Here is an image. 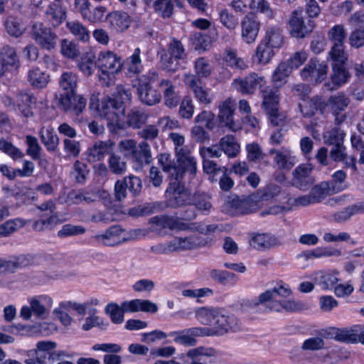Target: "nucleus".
I'll use <instances>...</instances> for the list:
<instances>
[{"label":"nucleus","mask_w":364,"mask_h":364,"mask_svg":"<svg viewBox=\"0 0 364 364\" xmlns=\"http://www.w3.org/2000/svg\"><path fill=\"white\" fill-rule=\"evenodd\" d=\"M266 84L264 77L256 73H251L245 77L233 80L232 86L242 95H253L258 88Z\"/></svg>","instance_id":"9"},{"label":"nucleus","mask_w":364,"mask_h":364,"mask_svg":"<svg viewBox=\"0 0 364 364\" xmlns=\"http://www.w3.org/2000/svg\"><path fill=\"white\" fill-rule=\"evenodd\" d=\"M53 303V299L46 295L31 298L30 306H23L20 311V316L25 320H29L32 314L38 318H45L48 315Z\"/></svg>","instance_id":"4"},{"label":"nucleus","mask_w":364,"mask_h":364,"mask_svg":"<svg viewBox=\"0 0 364 364\" xmlns=\"http://www.w3.org/2000/svg\"><path fill=\"white\" fill-rule=\"evenodd\" d=\"M137 95L139 100L148 106L155 105L161 100L160 92L149 84H139L137 87Z\"/></svg>","instance_id":"24"},{"label":"nucleus","mask_w":364,"mask_h":364,"mask_svg":"<svg viewBox=\"0 0 364 364\" xmlns=\"http://www.w3.org/2000/svg\"><path fill=\"white\" fill-rule=\"evenodd\" d=\"M107 163L110 172L114 175L121 176L127 171V162L115 153L110 154Z\"/></svg>","instance_id":"45"},{"label":"nucleus","mask_w":364,"mask_h":364,"mask_svg":"<svg viewBox=\"0 0 364 364\" xmlns=\"http://www.w3.org/2000/svg\"><path fill=\"white\" fill-rule=\"evenodd\" d=\"M226 206L230 211L236 215L248 214L256 210L253 201H250V195L245 199L241 200L238 196L228 198Z\"/></svg>","instance_id":"21"},{"label":"nucleus","mask_w":364,"mask_h":364,"mask_svg":"<svg viewBox=\"0 0 364 364\" xmlns=\"http://www.w3.org/2000/svg\"><path fill=\"white\" fill-rule=\"evenodd\" d=\"M329 55L333 61V65H343L348 59V55L344 50V44L333 45Z\"/></svg>","instance_id":"62"},{"label":"nucleus","mask_w":364,"mask_h":364,"mask_svg":"<svg viewBox=\"0 0 364 364\" xmlns=\"http://www.w3.org/2000/svg\"><path fill=\"white\" fill-rule=\"evenodd\" d=\"M205 245V240L198 235L186 237H175L171 240V247H173L174 252L196 249Z\"/></svg>","instance_id":"28"},{"label":"nucleus","mask_w":364,"mask_h":364,"mask_svg":"<svg viewBox=\"0 0 364 364\" xmlns=\"http://www.w3.org/2000/svg\"><path fill=\"white\" fill-rule=\"evenodd\" d=\"M224 60L228 65L232 68L243 70L247 68V65L245 61L242 58L237 57L236 52L232 50H229L225 52Z\"/></svg>","instance_id":"56"},{"label":"nucleus","mask_w":364,"mask_h":364,"mask_svg":"<svg viewBox=\"0 0 364 364\" xmlns=\"http://www.w3.org/2000/svg\"><path fill=\"white\" fill-rule=\"evenodd\" d=\"M124 230L119 225H112L103 233L97 234L92 239L99 245L107 247H114L126 241L122 237Z\"/></svg>","instance_id":"13"},{"label":"nucleus","mask_w":364,"mask_h":364,"mask_svg":"<svg viewBox=\"0 0 364 364\" xmlns=\"http://www.w3.org/2000/svg\"><path fill=\"white\" fill-rule=\"evenodd\" d=\"M218 146L229 157H235L240 151V145L234 136L228 134L222 137L218 143Z\"/></svg>","instance_id":"39"},{"label":"nucleus","mask_w":364,"mask_h":364,"mask_svg":"<svg viewBox=\"0 0 364 364\" xmlns=\"http://www.w3.org/2000/svg\"><path fill=\"white\" fill-rule=\"evenodd\" d=\"M67 28L75 37L80 41L87 42L90 39L88 29L78 21H70L67 23Z\"/></svg>","instance_id":"49"},{"label":"nucleus","mask_w":364,"mask_h":364,"mask_svg":"<svg viewBox=\"0 0 364 364\" xmlns=\"http://www.w3.org/2000/svg\"><path fill=\"white\" fill-rule=\"evenodd\" d=\"M328 66L324 62L311 59L301 70L300 74L304 80L309 77L312 80L321 82L326 76Z\"/></svg>","instance_id":"18"},{"label":"nucleus","mask_w":364,"mask_h":364,"mask_svg":"<svg viewBox=\"0 0 364 364\" xmlns=\"http://www.w3.org/2000/svg\"><path fill=\"white\" fill-rule=\"evenodd\" d=\"M241 38L242 41L251 44L255 42L260 30V22L253 14H247L241 21Z\"/></svg>","instance_id":"14"},{"label":"nucleus","mask_w":364,"mask_h":364,"mask_svg":"<svg viewBox=\"0 0 364 364\" xmlns=\"http://www.w3.org/2000/svg\"><path fill=\"white\" fill-rule=\"evenodd\" d=\"M215 355V349L212 348L198 347L188 350L183 356L186 364H205L206 358Z\"/></svg>","instance_id":"25"},{"label":"nucleus","mask_w":364,"mask_h":364,"mask_svg":"<svg viewBox=\"0 0 364 364\" xmlns=\"http://www.w3.org/2000/svg\"><path fill=\"white\" fill-rule=\"evenodd\" d=\"M218 19L220 23L230 31L235 30L239 24L238 18L226 9L219 11Z\"/></svg>","instance_id":"52"},{"label":"nucleus","mask_w":364,"mask_h":364,"mask_svg":"<svg viewBox=\"0 0 364 364\" xmlns=\"http://www.w3.org/2000/svg\"><path fill=\"white\" fill-rule=\"evenodd\" d=\"M218 309L200 307L195 310L197 320L203 325L213 326Z\"/></svg>","instance_id":"50"},{"label":"nucleus","mask_w":364,"mask_h":364,"mask_svg":"<svg viewBox=\"0 0 364 364\" xmlns=\"http://www.w3.org/2000/svg\"><path fill=\"white\" fill-rule=\"evenodd\" d=\"M345 134L342 130L333 129L328 132L323 136L324 141L328 145L338 146L343 145Z\"/></svg>","instance_id":"61"},{"label":"nucleus","mask_w":364,"mask_h":364,"mask_svg":"<svg viewBox=\"0 0 364 364\" xmlns=\"http://www.w3.org/2000/svg\"><path fill=\"white\" fill-rule=\"evenodd\" d=\"M149 223L159 226L161 228H169L171 230H185L187 226L185 223L175 220L173 218L167 215H157L151 218Z\"/></svg>","instance_id":"36"},{"label":"nucleus","mask_w":364,"mask_h":364,"mask_svg":"<svg viewBox=\"0 0 364 364\" xmlns=\"http://www.w3.org/2000/svg\"><path fill=\"white\" fill-rule=\"evenodd\" d=\"M219 109L218 119L225 127L232 132H237L240 129V125L235 123L233 119L235 110V104L233 100L230 98L225 100L219 106Z\"/></svg>","instance_id":"20"},{"label":"nucleus","mask_w":364,"mask_h":364,"mask_svg":"<svg viewBox=\"0 0 364 364\" xmlns=\"http://www.w3.org/2000/svg\"><path fill=\"white\" fill-rule=\"evenodd\" d=\"M276 239L268 234H257L250 241V245L257 250L269 248L274 245Z\"/></svg>","instance_id":"53"},{"label":"nucleus","mask_w":364,"mask_h":364,"mask_svg":"<svg viewBox=\"0 0 364 364\" xmlns=\"http://www.w3.org/2000/svg\"><path fill=\"white\" fill-rule=\"evenodd\" d=\"M122 58L112 51H102L98 54L96 66L105 75H114L121 71Z\"/></svg>","instance_id":"10"},{"label":"nucleus","mask_w":364,"mask_h":364,"mask_svg":"<svg viewBox=\"0 0 364 364\" xmlns=\"http://www.w3.org/2000/svg\"><path fill=\"white\" fill-rule=\"evenodd\" d=\"M46 18L53 27L60 25L65 18L66 12L61 4L58 2L50 3L45 12Z\"/></svg>","instance_id":"30"},{"label":"nucleus","mask_w":364,"mask_h":364,"mask_svg":"<svg viewBox=\"0 0 364 364\" xmlns=\"http://www.w3.org/2000/svg\"><path fill=\"white\" fill-rule=\"evenodd\" d=\"M263 41L274 48H279L284 44L282 29L278 26H269Z\"/></svg>","instance_id":"40"},{"label":"nucleus","mask_w":364,"mask_h":364,"mask_svg":"<svg viewBox=\"0 0 364 364\" xmlns=\"http://www.w3.org/2000/svg\"><path fill=\"white\" fill-rule=\"evenodd\" d=\"M193 68L195 73L192 75L198 77L200 80L202 78H208L213 71V67L209 60L204 57H200L194 61Z\"/></svg>","instance_id":"44"},{"label":"nucleus","mask_w":364,"mask_h":364,"mask_svg":"<svg viewBox=\"0 0 364 364\" xmlns=\"http://www.w3.org/2000/svg\"><path fill=\"white\" fill-rule=\"evenodd\" d=\"M162 70L168 73H175L178 69V59L168 55L166 50L162 48L157 53Z\"/></svg>","instance_id":"43"},{"label":"nucleus","mask_w":364,"mask_h":364,"mask_svg":"<svg viewBox=\"0 0 364 364\" xmlns=\"http://www.w3.org/2000/svg\"><path fill=\"white\" fill-rule=\"evenodd\" d=\"M350 103V99L343 93L339 92L331 96L326 103L332 114L336 117L335 122L339 124L346 119V114L343 112L346 110Z\"/></svg>","instance_id":"16"},{"label":"nucleus","mask_w":364,"mask_h":364,"mask_svg":"<svg viewBox=\"0 0 364 364\" xmlns=\"http://www.w3.org/2000/svg\"><path fill=\"white\" fill-rule=\"evenodd\" d=\"M27 79L33 87L42 89L47 86L49 82V75L38 68H34L28 71Z\"/></svg>","instance_id":"37"},{"label":"nucleus","mask_w":364,"mask_h":364,"mask_svg":"<svg viewBox=\"0 0 364 364\" xmlns=\"http://www.w3.org/2000/svg\"><path fill=\"white\" fill-rule=\"evenodd\" d=\"M31 36L36 43L43 49L50 50L53 49L57 43V35L50 28L41 22H36L32 25Z\"/></svg>","instance_id":"5"},{"label":"nucleus","mask_w":364,"mask_h":364,"mask_svg":"<svg viewBox=\"0 0 364 364\" xmlns=\"http://www.w3.org/2000/svg\"><path fill=\"white\" fill-rule=\"evenodd\" d=\"M299 107L304 117H312L320 107L319 100L314 97L309 100H304L302 103H299Z\"/></svg>","instance_id":"57"},{"label":"nucleus","mask_w":364,"mask_h":364,"mask_svg":"<svg viewBox=\"0 0 364 364\" xmlns=\"http://www.w3.org/2000/svg\"><path fill=\"white\" fill-rule=\"evenodd\" d=\"M342 191L341 187H336L333 182L323 181L312 188L309 192L314 203L321 202L327 196Z\"/></svg>","instance_id":"26"},{"label":"nucleus","mask_w":364,"mask_h":364,"mask_svg":"<svg viewBox=\"0 0 364 364\" xmlns=\"http://www.w3.org/2000/svg\"><path fill=\"white\" fill-rule=\"evenodd\" d=\"M41 142L48 151H55L59 144V138L51 127H42L39 132Z\"/></svg>","instance_id":"34"},{"label":"nucleus","mask_w":364,"mask_h":364,"mask_svg":"<svg viewBox=\"0 0 364 364\" xmlns=\"http://www.w3.org/2000/svg\"><path fill=\"white\" fill-rule=\"evenodd\" d=\"M274 161L279 168L289 170L296 164L297 160L290 151L284 149L282 154H278L277 157L274 158Z\"/></svg>","instance_id":"47"},{"label":"nucleus","mask_w":364,"mask_h":364,"mask_svg":"<svg viewBox=\"0 0 364 364\" xmlns=\"http://www.w3.org/2000/svg\"><path fill=\"white\" fill-rule=\"evenodd\" d=\"M191 203H193L197 209L203 211H210L212 208L210 196L204 193H196L193 196V198H191Z\"/></svg>","instance_id":"64"},{"label":"nucleus","mask_w":364,"mask_h":364,"mask_svg":"<svg viewBox=\"0 0 364 364\" xmlns=\"http://www.w3.org/2000/svg\"><path fill=\"white\" fill-rule=\"evenodd\" d=\"M291 67L288 63L281 62L272 75V82L276 88L282 87L287 83L289 76L291 73Z\"/></svg>","instance_id":"33"},{"label":"nucleus","mask_w":364,"mask_h":364,"mask_svg":"<svg viewBox=\"0 0 364 364\" xmlns=\"http://www.w3.org/2000/svg\"><path fill=\"white\" fill-rule=\"evenodd\" d=\"M290 33L293 37L303 38L309 35L315 27L314 21L306 19L305 21L302 12L294 11L289 18Z\"/></svg>","instance_id":"11"},{"label":"nucleus","mask_w":364,"mask_h":364,"mask_svg":"<svg viewBox=\"0 0 364 364\" xmlns=\"http://www.w3.org/2000/svg\"><path fill=\"white\" fill-rule=\"evenodd\" d=\"M95 55L92 53H87L81 58L77 63L79 70L86 76H90L93 73L94 68L96 65L95 62Z\"/></svg>","instance_id":"60"},{"label":"nucleus","mask_w":364,"mask_h":364,"mask_svg":"<svg viewBox=\"0 0 364 364\" xmlns=\"http://www.w3.org/2000/svg\"><path fill=\"white\" fill-rule=\"evenodd\" d=\"M25 143L27 145L26 154L31 156L33 160H39L43 149L37 138L31 135H27L26 136Z\"/></svg>","instance_id":"51"},{"label":"nucleus","mask_w":364,"mask_h":364,"mask_svg":"<svg viewBox=\"0 0 364 364\" xmlns=\"http://www.w3.org/2000/svg\"><path fill=\"white\" fill-rule=\"evenodd\" d=\"M291 294L289 286L280 281L272 289L260 294L259 301L265 302L266 308L272 311H296L301 309V304L291 299Z\"/></svg>","instance_id":"1"},{"label":"nucleus","mask_w":364,"mask_h":364,"mask_svg":"<svg viewBox=\"0 0 364 364\" xmlns=\"http://www.w3.org/2000/svg\"><path fill=\"white\" fill-rule=\"evenodd\" d=\"M105 312L109 316L114 323H122L124 320V314L126 311L124 309L123 302L121 306L116 303L108 304L105 307Z\"/></svg>","instance_id":"54"},{"label":"nucleus","mask_w":364,"mask_h":364,"mask_svg":"<svg viewBox=\"0 0 364 364\" xmlns=\"http://www.w3.org/2000/svg\"><path fill=\"white\" fill-rule=\"evenodd\" d=\"M100 114L106 118L107 127L112 133L118 134L120 117L124 112L123 102L109 98L102 102L98 108Z\"/></svg>","instance_id":"2"},{"label":"nucleus","mask_w":364,"mask_h":364,"mask_svg":"<svg viewBox=\"0 0 364 364\" xmlns=\"http://www.w3.org/2000/svg\"><path fill=\"white\" fill-rule=\"evenodd\" d=\"M107 18L112 28L118 32L126 31L131 23L130 16L123 11H113L108 14Z\"/></svg>","instance_id":"32"},{"label":"nucleus","mask_w":364,"mask_h":364,"mask_svg":"<svg viewBox=\"0 0 364 364\" xmlns=\"http://www.w3.org/2000/svg\"><path fill=\"white\" fill-rule=\"evenodd\" d=\"M166 52L178 60H183L186 57L185 48L182 43L176 38H172L168 44Z\"/></svg>","instance_id":"63"},{"label":"nucleus","mask_w":364,"mask_h":364,"mask_svg":"<svg viewBox=\"0 0 364 364\" xmlns=\"http://www.w3.org/2000/svg\"><path fill=\"white\" fill-rule=\"evenodd\" d=\"M148 118L149 114L144 109L133 108L125 115L124 121L120 119L118 126V132L127 127L139 129L146 124Z\"/></svg>","instance_id":"19"},{"label":"nucleus","mask_w":364,"mask_h":364,"mask_svg":"<svg viewBox=\"0 0 364 364\" xmlns=\"http://www.w3.org/2000/svg\"><path fill=\"white\" fill-rule=\"evenodd\" d=\"M274 48L262 40L255 50L254 58L259 64H267L274 55Z\"/></svg>","instance_id":"42"},{"label":"nucleus","mask_w":364,"mask_h":364,"mask_svg":"<svg viewBox=\"0 0 364 364\" xmlns=\"http://www.w3.org/2000/svg\"><path fill=\"white\" fill-rule=\"evenodd\" d=\"M281 193V187L277 184L270 183L259 189L250 195V201H253L256 210L262 208L269 201L272 200Z\"/></svg>","instance_id":"17"},{"label":"nucleus","mask_w":364,"mask_h":364,"mask_svg":"<svg viewBox=\"0 0 364 364\" xmlns=\"http://www.w3.org/2000/svg\"><path fill=\"white\" fill-rule=\"evenodd\" d=\"M210 333L207 327H193L178 332H171L170 336H175L174 341L176 343L187 346H193L196 344V337L206 336V334Z\"/></svg>","instance_id":"15"},{"label":"nucleus","mask_w":364,"mask_h":364,"mask_svg":"<svg viewBox=\"0 0 364 364\" xmlns=\"http://www.w3.org/2000/svg\"><path fill=\"white\" fill-rule=\"evenodd\" d=\"M166 209L164 202L156 201L152 203H146L137 205L129 210V215L133 217H141L149 215Z\"/></svg>","instance_id":"31"},{"label":"nucleus","mask_w":364,"mask_h":364,"mask_svg":"<svg viewBox=\"0 0 364 364\" xmlns=\"http://www.w3.org/2000/svg\"><path fill=\"white\" fill-rule=\"evenodd\" d=\"M1 62L4 67L6 66H16L18 60L14 48L10 46H5L1 51Z\"/></svg>","instance_id":"58"},{"label":"nucleus","mask_w":364,"mask_h":364,"mask_svg":"<svg viewBox=\"0 0 364 364\" xmlns=\"http://www.w3.org/2000/svg\"><path fill=\"white\" fill-rule=\"evenodd\" d=\"M166 208H177L191 204V196L183 182L171 181L165 192Z\"/></svg>","instance_id":"3"},{"label":"nucleus","mask_w":364,"mask_h":364,"mask_svg":"<svg viewBox=\"0 0 364 364\" xmlns=\"http://www.w3.org/2000/svg\"><path fill=\"white\" fill-rule=\"evenodd\" d=\"M114 143L110 140L97 141L87 150L88 161L97 162L102 161L107 154H112Z\"/></svg>","instance_id":"23"},{"label":"nucleus","mask_w":364,"mask_h":364,"mask_svg":"<svg viewBox=\"0 0 364 364\" xmlns=\"http://www.w3.org/2000/svg\"><path fill=\"white\" fill-rule=\"evenodd\" d=\"M124 65L128 72L133 75H138L142 71V61L141 59V50L136 48L132 54L127 58Z\"/></svg>","instance_id":"41"},{"label":"nucleus","mask_w":364,"mask_h":364,"mask_svg":"<svg viewBox=\"0 0 364 364\" xmlns=\"http://www.w3.org/2000/svg\"><path fill=\"white\" fill-rule=\"evenodd\" d=\"M213 326V328H208L210 333L206 334V336H221L229 331H237L240 328V324L237 317L234 315H225L218 309Z\"/></svg>","instance_id":"7"},{"label":"nucleus","mask_w":364,"mask_h":364,"mask_svg":"<svg viewBox=\"0 0 364 364\" xmlns=\"http://www.w3.org/2000/svg\"><path fill=\"white\" fill-rule=\"evenodd\" d=\"M4 26L6 33L11 37L19 38L26 31L20 19L13 16H8L4 20Z\"/></svg>","instance_id":"38"},{"label":"nucleus","mask_w":364,"mask_h":364,"mask_svg":"<svg viewBox=\"0 0 364 364\" xmlns=\"http://www.w3.org/2000/svg\"><path fill=\"white\" fill-rule=\"evenodd\" d=\"M338 281L333 274L323 272H316L314 277L315 283L325 290L333 288Z\"/></svg>","instance_id":"48"},{"label":"nucleus","mask_w":364,"mask_h":364,"mask_svg":"<svg viewBox=\"0 0 364 364\" xmlns=\"http://www.w3.org/2000/svg\"><path fill=\"white\" fill-rule=\"evenodd\" d=\"M262 103V108L266 114L274 113L279 109V95L278 91L272 88L266 87L261 91Z\"/></svg>","instance_id":"29"},{"label":"nucleus","mask_w":364,"mask_h":364,"mask_svg":"<svg viewBox=\"0 0 364 364\" xmlns=\"http://www.w3.org/2000/svg\"><path fill=\"white\" fill-rule=\"evenodd\" d=\"M311 172L310 164H303L297 166L292 172V186L302 191L309 190L315 182Z\"/></svg>","instance_id":"12"},{"label":"nucleus","mask_w":364,"mask_h":364,"mask_svg":"<svg viewBox=\"0 0 364 364\" xmlns=\"http://www.w3.org/2000/svg\"><path fill=\"white\" fill-rule=\"evenodd\" d=\"M124 309L127 313L138 311L156 313L158 311L157 305L149 300L136 299L123 302Z\"/></svg>","instance_id":"27"},{"label":"nucleus","mask_w":364,"mask_h":364,"mask_svg":"<svg viewBox=\"0 0 364 364\" xmlns=\"http://www.w3.org/2000/svg\"><path fill=\"white\" fill-rule=\"evenodd\" d=\"M0 150L14 160L21 159L24 156V154L18 148L4 139H0Z\"/></svg>","instance_id":"59"},{"label":"nucleus","mask_w":364,"mask_h":364,"mask_svg":"<svg viewBox=\"0 0 364 364\" xmlns=\"http://www.w3.org/2000/svg\"><path fill=\"white\" fill-rule=\"evenodd\" d=\"M129 159L136 171L141 170L144 165L151 164L152 157L149 144L145 141L139 143Z\"/></svg>","instance_id":"22"},{"label":"nucleus","mask_w":364,"mask_h":364,"mask_svg":"<svg viewBox=\"0 0 364 364\" xmlns=\"http://www.w3.org/2000/svg\"><path fill=\"white\" fill-rule=\"evenodd\" d=\"M87 100L76 92L60 94L58 99V107L67 113L78 116L85 109Z\"/></svg>","instance_id":"8"},{"label":"nucleus","mask_w":364,"mask_h":364,"mask_svg":"<svg viewBox=\"0 0 364 364\" xmlns=\"http://www.w3.org/2000/svg\"><path fill=\"white\" fill-rule=\"evenodd\" d=\"M361 332V325H354L349 328L337 329L335 338L343 343H357Z\"/></svg>","instance_id":"35"},{"label":"nucleus","mask_w":364,"mask_h":364,"mask_svg":"<svg viewBox=\"0 0 364 364\" xmlns=\"http://www.w3.org/2000/svg\"><path fill=\"white\" fill-rule=\"evenodd\" d=\"M78 77L73 72L63 73L59 80V85L60 88L65 92H76L77 87Z\"/></svg>","instance_id":"46"},{"label":"nucleus","mask_w":364,"mask_h":364,"mask_svg":"<svg viewBox=\"0 0 364 364\" xmlns=\"http://www.w3.org/2000/svg\"><path fill=\"white\" fill-rule=\"evenodd\" d=\"M328 38L333 45H343L346 42V32L343 25H336L329 29Z\"/></svg>","instance_id":"55"},{"label":"nucleus","mask_w":364,"mask_h":364,"mask_svg":"<svg viewBox=\"0 0 364 364\" xmlns=\"http://www.w3.org/2000/svg\"><path fill=\"white\" fill-rule=\"evenodd\" d=\"M183 82L199 104L207 106L212 102L213 97L210 89L204 87L198 77L188 73L184 75Z\"/></svg>","instance_id":"6"}]
</instances>
